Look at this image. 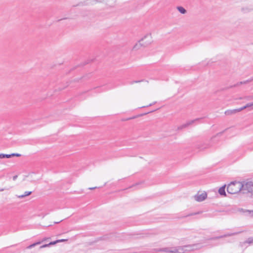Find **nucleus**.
I'll return each mask as SVG.
<instances>
[{"mask_svg":"<svg viewBox=\"0 0 253 253\" xmlns=\"http://www.w3.org/2000/svg\"><path fill=\"white\" fill-rule=\"evenodd\" d=\"M243 183L239 181L232 182L228 184L227 191V192L231 194H235L239 192H243Z\"/></svg>","mask_w":253,"mask_h":253,"instance_id":"nucleus-1","label":"nucleus"},{"mask_svg":"<svg viewBox=\"0 0 253 253\" xmlns=\"http://www.w3.org/2000/svg\"><path fill=\"white\" fill-rule=\"evenodd\" d=\"M157 251L163 252L167 253H179V252H181L182 249H178V247L164 248L160 249H154L151 253H155V252Z\"/></svg>","mask_w":253,"mask_h":253,"instance_id":"nucleus-2","label":"nucleus"},{"mask_svg":"<svg viewBox=\"0 0 253 253\" xmlns=\"http://www.w3.org/2000/svg\"><path fill=\"white\" fill-rule=\"evenodd\" d=\"M199 245L197 244L194 245H189L184 246H180L178 247V249H181V252H179V253H184L185 252H190L196 250H198L200 249L201 247H199Z\"/></svg>","mask_w":253,"mask_h":253,"instance_id":"nucleus-3","label":"nucleus"},{"mask_svg":"<svg viewBox=\"0 0 253 253\" xmlns=\"http://www.w3.org/2000/svg\"><path fill=\"white\" fill-rule=\"evenodd\" d=\"M251 193L253 194V182L249 181L243 184V193Z\"/></svg>","mask_w":253,"mask_h":253,"instance_id":"nucleus-4","label":"nucleus"},{"mask_svg":"<svg viewBox=\"0 0 253 253\" xmlns=\"http://www.w3.org/2000/svg\"><path fill=\"white\" fill-rule=\"evenodd\" d=\"M141 40L143 44V46H146L148 45L152 42L151 36L149 34H147Z\"/></svg>","mask_w":253,"mask_h":253,"instance_id":"nucleus-5","label":"nucleus"},{"mask_svg":"<svg viewBox=\"0 0 253 253\" xmlns=\"http://www.w3.org/2000/svg\"><path fill=\"white\" fill-rule=\"evenodd\" d=\"M207 197V194L206 192L202 193L201 194H197L195 196L194 198L196 201L198 202H202L204 201Z\"/></svg>","mask_w":253,"mask_h":253,"instance_id":"nucleus-6","label":"nucleus"},{"mask_svg":"<svg viewBox=\"0 0 253 253\" xmlns=\"http://www.w3.org/2000/svg\"><path fill=\"white\" fill-rule=\"evenodd\" d=\"M201 119L200 118H197V119H196L195 120H191V121H188V122H187L186 123L181 125V126H179L178 127V129H182L184 128H185L187 126H189L190 125H192L193 124H194L195 122H197V121H198L199 120H200Z\"/></svg>","mask_w":253,"mask_h":253,"instance_id":"nucleus-7","label":"nucleus"},{"mask_svg":"<svg viewBox=\"0 0 253 253\" xmlns=\"http://www.w3.org/2000/svg\"><path fill=\"white\" fill-rule=\"evenodd\" d=\"M21 155L19 153H12L11 154H0V159L10 158L12 157H20Z\"/></svg>","mask_w":253,"mask_h":253,"instance_id":"nucleus-8","label":"nucleus"},{"mask_svg":"<svg viewBox=\"0 0 253 253\" xmlns=\"http://www.w3.org/2000/svg\"><path fill=\"white\" fill-rule=\"evenodd\" d=\"M242 232H243V231H239V232H236L227 233V234H225L224 235H221V236H220L218 237H214V238H213V239H218L219 238H222L227 237H229V236H232L238 235Z\"/></svg>","mask_w":253,"mask_h":253,"instance_id":"nucleus-9","label":"nucleus"},{"mask_svg":"<svg viewBox=\"0 0 253 253\" xmlns=\"http://www.w3.org/2000/svg\"><path fill=\"white\" fill-rule=\"evenodd\" d=\"M240 111H241V110H240V108L239 109H233V110H228L225 112V114L226 115H231L232 114H236Z\"/></svg>","mask_w":253,"mask_h":253,"instance_id":"nucleus-10","label":"nucleus"},{"mask_svg":"<svg viewBox=\"0 0 253 253\" xmlns=\"http://www.w3.org/2000/svg\"><path fill=\"white\" fill-rule=\"evenodd\" d=\"M246 244L249 245L253 244V237H249L245 241L241 242L240 246L243 247Z\"/></svg>","mask_w":253,"mask_h":253,"instance_id":"nucleus-11","label":"nucleus"},{"mask_svg":"<svg viewBox=\"0 0 253 253\" xmlns=\"http://www.w3.org/2000/svg\"><path fill=\"white\" fill-rule=\"evenodd\" d=\"M225 187H226V185H225L219 189L218 193H219V194L220 195L226 196Z\"/></svg>","mask_w":253,"mask_h":253,"instance_id":"nucleus-12","label":"nucleus"},{"mask_svg":"<svg viewBox=\"0 0 253 253\" xmlns=\"http://www.w3.org/2000/svg\"><path fill=\"white\" fill-rule=\"evenodd\" d=\"M251 81V80H246V81H243V82H238V83H237L236 84H235L234 85H232L231 86V87H236V86L240 85L241 84H247V83L250 82Z\"/></svg>","mask_w":253,"mask_h":253,"instance_id":"nucleus-13","label":"nucleus"},{"mask_svg":"<svg viewBox=\"0 0 253 253\" xmlns=\"http://www.w3.org/2000/svg\"><path fill=\"white\" fill-rule=\"evenodd\" d=\"M142 46H143V44L141 42V40H140L139 41V42L138 43H136L134 45V46H133V49H134L135 50H138Z\"/></svg>","mask_w":253,"mask_h":253,"instance_id":"nucleus-14","label":"nucleus"},{"mask_svg":"<svg viewBox=\"0 0 253 253\" xmlns=\"http://www.w3.org/2000/svg\"><path fill=\"white\" fill-rule=\"evenodd\" d=\"M31 191H26L23 195H17V196L18 198L21 199L31 195Z\"/></svg>","mask_w":253,"mask_h":253,"instance_id":"nucleus-15","label":"nucleus"},{"mask_svg":"<svg viewBox=\"0 0 253 253\" xmlns=\"http://www.w3.org/2000/svg\"><path fill=\"white\" fill-rule=\"evenodd\" d=\"M177 9L180 13L183 14H185L187 12L186 9L182 6H177Z\"/></svg>","mask_w":253,"mask_h":253,"instance_id":"nucleus-16","label":"nucleus"},{"mask_svg":"<svg viewBox=\"0 0 253 253\" xmlns=\"http://www.w3.org/2000/svg\"><path fill=\"white\" fill-rule=\"evenodd\" d=\"M252 106H253V102L248 103L246 105L243 106V107L240 108V110L242 111V110L246 109L247 108L251 107Z\"/></svg>","mask_w":253,"mask_h":253,"instance_id":"nucleus-17","label":"nucleus"},{"mask_svg":"<svg viewBox=\"0 0 253 253\" xmlns=\"http://www.w3.org/2000/svg\"><path fill=\"white\" fill-rule=\"evenodd\" d=\"M55 245V242H51L48 244H45L40 247V249L44 248L45 247H49L50 245Z\"/></svg>","mask_w":253,"mask_h":253,"instance_id":"nucleus-18","label":"nucleus"},{"mask_svg":"<svg viewBox=\"0 0 253 253\" xmlns=\"http://www.w3.org/2000/svg\"><path fill=\"white\" fill-rule=\"evenodd\" d=\"M41 244V242H37V243H34L29 246H28L27 247V249H32V248L35 247L36 245H39Z\"/></svg>","mask_w":253,"mask_h":253,"instance_id":"nucleus-19","label":"nucleus"},{"mask_svg":"<svg viewBox=\"0 0 253 253\" xmlns=\"http://www.w3.org/2000/svg\"><path fill=\"white\" fill-rule=\"evenodd\" d=\"M143 81H144V80L134 81L130 82L129 84H132L134 83H140V82H143Z\"/></svg>","mask_w":253,"mask_h":253,"instance_id":"nucleus-20","label":"nucleus"},{"mask_svg":"<svg viewBox=\"0 0 253 253\" xmlns=\"http://www.w3.org/2000/svg\"><path fill=\"white\" fill-rule=\"evenodd\" d=\"M67 240H66V239H61V240H56L55 241H53V242H55V244H56L57 243H59V242H64V241H67Z\"/></svg>","mask_w":253,"mask_h":253,"instance_id":"nucleus-21","label":"nucleus"},{"mask_svg":"<svg viewBox=\"0 0 253 253\" xmlns=\"http://www.w3.org/2000/svg\"><path fill=\"white\" fill-rule=\"evenodd\" d=\"M245 98L247 99V100H252L253 99V96H246L245 97Z\"/></svg>","mask_w":253,"mask_h":253,"instance_id":"nucleus-22","label":"nucleus"},{"mask_svg":"<svg viewBox=\"0 0 253 253\" xmlns=\"http://www.w3.org/2000/svg\"><path fill=\"white\" fill-rule=\"evenodd\" d=\"M196 214V213H192L184 215V216H183V217H187V216H192V215H195Z\"/></svg>","mask_w":253,"mask_h":253,"instance_id":"nucleus-23","label":"nucleus"},{"mask_svg":"<svg viewBox=\"0 0 253 253\" xmlns=\"http://www.w3.org/2000/svg\"><path fill=\"white\" fill-rule=\"evenodd\" d=\"M17 178V175H14L13 176V180H15Z\"/></svg>","mask_w":253,"mask_h":253,"instance_id":"nucleus-24","label":"nucleus"},{"mask_svg":"<svg viewBox=\"0 0 253 253\" xmlns=\"http://www.w3.org/2000/svg\"><path fill=\"white\" fill-rule=\"evenodd\" d=\"M97 187H92V188H89V189L90 190H92V189H94L95 188H96Z\"/></svg>","mask_w":253,"mask_h":253,"instance_id":"nucleus-25","label":"nucleus"},{"mask_svg":"<svg viewBox=\"0 0 253 253\" xmlns=\"http://www.w3.org/2000/svg\"><path fill=\"white\" fill-rule=\"evenodd\" d=\"M62 220H61L60 221H58V222H55L54 223H60L61 221H62Z\"/></svg>","mask_w":253,"mask_h":253,"instance_id":"nucleus-26","label":"nucleus"},{"mask_svg":"<svg viewBox=\"0 0 253 253\" xmlns=\"http://www.w3.org/2000/svg\"><path fill=\"white\" fill-rule=\"evenodd\" d=\"M223 132H224V131L221 132L219 133V134H221Z\"/></svg>","mask_w":253,"mask_h":253,"instance_id":"nucleus-27","label":"nucleus"}]
</instances>
